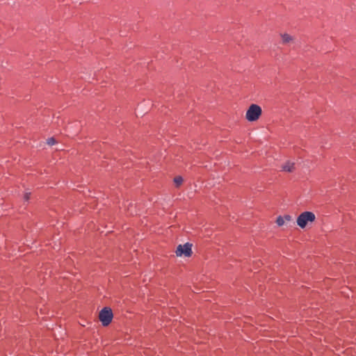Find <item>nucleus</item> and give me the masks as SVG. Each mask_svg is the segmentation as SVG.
<instances>
[{"instance_id":"1","label":"nucleus","mask_w":356,"mask_h":356,"mask_svg":"<svg viewBox=\"0 0 356 356\" xmlns=\"http://www.w3.org/2000/svg\"><path fill=\"white\" fill-rule=\"evenodd\" d=\"M261 108L257 104H251L245 113V118L249 122L257 120L261 115Z\"/></svg>"},{"instance_id":"2","label":"nucleus","mask_w":356,"mask_h":356,"mask_svg":"<svg viewBox=\"0 0 356 356\" xmlns=\"http://www.w3.org/2000/svg\"><path fill=\"white\" fill-rule=\"evenodd\" d=\"M315 214L311 211H305L299 215L297 218V225L302 229L305 228L308 222L315 220Z\"/></svg>"},{"instance_id":"3","label":"nucleus","mask_w":356,"mask_h":356,"mask_svg":"<svg viewBox=\"0 0 356 356\" xmlns=\"http://www.w3.org/2000/svg\"><path fill=\"white\" fill-rule=\"evenodd\" d=\"M99 318L104 326L108 325L113 319L112 310L108 307H104L99 312Z\"/></svg>"},{"instance_id":"4","label":"nucleus","mask_w":356,"mask_h":356,"mask_svg":"<svg viewBox=\"0 0 356 356\" xmlns=\"http://www.w3.org/2000/svg\"><path fill=\"white\" fill-rule=\"evenodd\" d=\"M192 245L186 243L184 245H178L176 250V255L177 257H181L184 255L185 257H190L192 254Z\"/></svg>"},{"instance_id":"5","label":"nucleus","mask_w":356,"mask_h":356,"mask_svg":"<svg viewBox=\"0 0 356 356\" xmlns=\"http://www.w3.org/2000/svg\"><path fill=\"white\" fill-rule=\"evenodd\" d=\"M291 221H292V217L289 215H286L284 216H278L277 218L276 223L278 226H282Z\"/></svg>"},{"instance_id":"6","label":"nucleus","mask_w":356,"mask_h":356,"mask_svg":"<svg viewBox=\"0 0 356 356\" xmlns=\"http://www.w3.org/2000/svg\"><path fill=\"white\" fill-rule=\"evenodd\" d=\"M282 42L284 44H289L294 42V38L288 33L280 34Z\"/></svg>"},{"instance_id":"7","label":"nucleus","mask_w":356,"mask_h":356,"mask_svg":"<svg viewBox=\"0 0 356 356\" xmlns=\"http://www.w3.org/2000/svg\"><path fill=\"white\" fill-rule=\"evenodd\" d=\"M295 163L293 162L287 161L282 166V170L285 172H291L294 170Z\"/></svg>"},{"instance_id":"8","label":"nucleus","mask_w":356,"mask_h":356,"mask_svg":"<svg viewBox=\"0 0 356 356\" xmlns=\"http://www.w3.org/2000/svg\"><path fill=\"white\" fill-rule=\"evenodd\" d=\"M174 182L177 186H179L183 183V178L181 177H176L174 179Z\"/></svg>"},{"instance_id":"9","label":"nucleus","mask_w":356,"mask_h":356,"mask_svg":"<svg viewBox=\"0 0 356 356\" xmlns=\"http://www.w3.org/2000/svg\"><path fill=\"white\" fill-rule=\"evenodd\" d=\"M47 143L49 145H53L56 144V140L54 138H49L47 139Z\"/></svg>"},{"instance_id":"10","label":"nucleus","mask_w":356,"mask_h":356,"mask_svg":"<svg viewBox=\"0 0 356 356\" xmlns=\"http://www.w3.org/2000/svg\"><path fill=\"white\" fill-rule=\"evenodd\" d=\"M31 193H26L24 196V199L25 201H28L30 197Z\"/></svg>"}]
</instances>
